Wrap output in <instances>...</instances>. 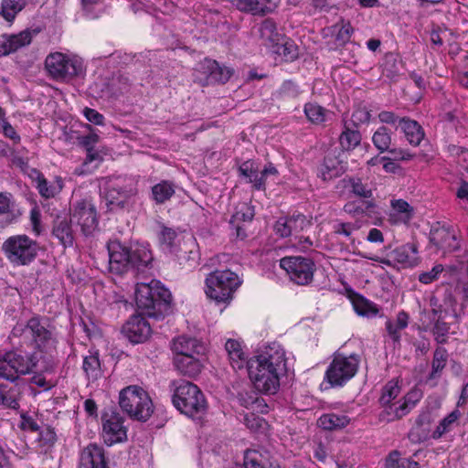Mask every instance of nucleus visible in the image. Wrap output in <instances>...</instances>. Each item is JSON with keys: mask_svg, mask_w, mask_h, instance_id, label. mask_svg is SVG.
I'll return each instance as SVG.
<instances>
[{"mask_svg": "<svg viewBox=\"0 0 468 468\" xmlns=\"http://www.w3.org/2000/svg\"><path fill=\"white\" fill-rule=\"evenodd\" d=\"M9 340L16 350L0 356V378L14 381L33 372L41 359L47 361L45 369L52 367L57 340L45 322L33 317L16 324Z\"/></svg>", "mask_w": 468, "mask_h": 468, "instance_id": "1", "label": "nucleus"}, {"mask_svg": "<svg viewBox=\"0 0 468 468\" xmlns=\"http://www.w3.org/2000/svg\"><path fill=\"white\" fill-rule=\"evenodd\" d=\"M248 374L254 388L264 394H275L287 373L286 351L278 343L266 346L250 358Z\"/></svg>", "mask_w": 468, "mask_h": 468, "instance_id": "2", "label": "nucleus"}, {"mask_svg": "<svg viewBox=\"0 0 468 468\" xmlns=\"http://www.w3.org/2000/svg\"><path fill=\"white\" fill-rule=\"evenodd\" d=\"M110 271L122 274L130 269L141 271L153 261V254L148 244L134 243L124 246L118 240H112L107 245Z\"/></svg>", "mask_w": 468, "mask_h": 468, "instance_id": "3", "label": "nucleus"}, {"mask_svg": "<svg viewBox=\"0 0 468 468\" xmlns=\"http://www.w3.org/2000/svg\"><path fill=\"white\" fill-rule=\"evenodd\" d=\"M174 355V365L183 375L195 377L202 368L200 356L205 354L206 347L198 339L187 335L176 337L171 345Z\"/></svg>", "mask_w": 468, "mask_h": 468, "instance_id": "4", "label": "nucleus"}, {"mask_svg": "<svg viewBox=\"0 0 468 468\" xmlns=\"http://www.w3.org/2000/svg\"><path fill=\"white\" fill-rule=\"evenodd\" d=\"M119 405L131 419L146 421L154 412L149 394L141 387L131 385L120 391Z\"/></svg>", "mask_w": 468, "mask_h": 468, "instance_id": "5", "label": "nucleus"}, {"mask_svg": "<svg viewBox=\"0 0 468 468\" xmlns=\"http://www.w3.org/2000/svg\"><path fill=\"white\" fill-rule=\"evenodd\" d=\"M174 387L172 401L181 413L194 418L206 411L207 401L197 386L186 380H179L174 382Z\"/></svg>", "mask_w": 468, "mask_h": 468, "instance_id": "6", "label": "nucleus"}, {"mask_svg": "<svg viewBox=\"0 0 468 468\" xmlns=\"http://www.w3.org/2000/svg\"><path fill=\"white\" fill-rule=\"evenodd\" d=\"M170 299V292L157 280L152 279L148 282H140L136 283V304L148 316H154L155 310H160V306L163 303H169Z\"/></svg>", "mask_w": 468, "mask_h": 468, "instance_id": "7", "label": "nucleus"}, {"mask_svg": "<svg viewBox=\"0 0 468 468\" xmlns=\"http://www.w3.org/2000/svg\"><path fill=\"white\" fill-rule=\"evenodd\" d=\"M2 251L14 267L27 266L37 258L38 244L25 234L14 235L4 241Z\"/></svg>", "mask_w": 468, "mask_h": 468, "instance_id": "8", "label": "nucleus"}, {"mask_svg": "<svg viewBox=\"0 0 468 468\" xmlns=\"http://www.w3.org/2000/svg\"><path fill=\"white\" fill-rule=\"evenodd\" d=\"M241 280L229 270L215 271L206 279V294L218 303H229Z\"/></svg>", "mask_w": 468, "mask_h": 468, "instance_id": "9", "label": "nucleus"}, {"mask_svg": "<svg viewBox=\"0 0 468 468\" xmlns=\"http://www.w3.org/2000/svg\"><path fill=\"white\" fill-rule=\"evenodd\" d=\"M45 68L48 75L58 81L69 80L83 72L80 58L61 52L50 53L46 58Z\"/></svg>", "mask_w": 468, "mask_h": 468, "instance_id": "10", "label": "nucleus"}, {"mask_svg": "<svg viewBox=\"0 0 468 468\" xmlns=\"http://www.w3.org/2000/svg\"><path fill=\"white\" fill-rule=\"evenodd\" d=\"M360 357L356 354L335 353L325 372V379L333 387H342L355 377L358 370Z\"/></svg>", "mask_w": 468, "mask_h": 468, "instance_id": "11", "label": "nucleus"}, {"mask_svg": "<svg viewBox=\"0 0 468 468\" xmlns=\"http://www.w3.org/2000/svg\"><path fill=\"white\" fill-rule=\"evenodd\" d=\"M137 194L136 184L132 178L116 177L107 181L103 198L110 210L124 207L131 197Z\"/></svg>", "mask_w": 468, "mask_h": 468, "instance_id": "12", "label": "nucleus"}, {"mask_svg": "<svg viewBox=\"0 0 468 468\" xmlns=\"http://www.w3.org/2000/svg\"><path fill=\"white\" fill-rule=\"evenodd\" d=\"M280 267L283 269L290 280L298 285L312 282L315 271L314 262L302 256H289L281 259Z\"/></svg>", "mask_w": 468, "mask_h": 468, "instance_id": "13", "label": "nucleus"}, {"mask_svg": "<svg viewBox=\"0 0 468 468\" xmlns=\"http://www.w3.org/2000/svg\"><path fill=\"white\" fill-rule=\"evenodd\" d=\"M364 257L386 265H392L393 262L398 268H412L420 261L417 247L413 243H407L396 248L391 251L388 259H381L378 256Z\"/></svg>", "mask_w": 468, "mask_h": 468, "instance_id": "14", "label": "nucleus"}, {"mask_svg": "<svg viewBox=\"0 0 468 468\" xmlns=\"http://www.w3.org/2000/svg\"><path fill=\"white\" fill-rule=\"evenodd\" d=\"M101 436L103 441L109 446L127 440V428L120 413L111 412L103 415Z\"/></svg>", "mask_w": 468, "mask_h": 468, "instance_id": "15", "label": "nucleus"}, {"mask_svg": "<svg viewBox=\"0 0 468 468\" xmlns=\"http://www.w3.org/2000/svg\"><path fill=\"white\" fill-rule=\"evenodd\" d=\"M72 220L85 236L92 234L98 225L94 205L88 199L77 201L73 207Z\"/></svg>", "mask_w": 468, "mask_h": 468, "instance_id": "16", "label": "nucleus"}, {"mask_svg": "<svg viewBox=\"0 0 468 468\" xmlns=\"http://www.w3.org/2000/svg\"><path fill=\"white\" fill-rule=\"evenodd\" d=\"M197 72L201 76H197V80L206 84L209 83H225L231 77L233 71L227 67H221L213 59L205 58L197 68Z\"/></svg>", "mask_w": 468, "mask_h": 468, "instance_id": "17", "label": "nucleus"}, {"mask_svg": "<svg viewBox=\"0 0 468 468\" xmlns=\"http://www.w3.org/2000/svg\"><path fill=\"white\" fill-rule=\"evenodd\" d=\"M431 241L444 251H454L460 248L458 231L450 226L433 228Z\"/></svg>", "mask_w": 468, "mask_h": 468, "instance_id": "18", "label": "nucleus"}, {"mask_svg": "<svg viewBox=\"0 0 468 468\" xmlns=\"http://www.w3.org/2000/svg\"><path fill=\"white\" fill-rule=\"evenodd\" d=\"M122 333L132 343L137 344L149 337L151 327L144 317L133 315L123 325Z\"/></svg>", "mask_w": 468, "mask_h": 468, "instance_id": "19", "label": "nucleus"}, {"mask_svg": "<svg viewBox=\"0 0 468 468\" xmlns=\"http://www.w3.org/2000/svg\"><path fill=\"white\" fill-rule=\"evenodd\" d=\"M79 468H107L104 449L90 443L82 449L80 455Z\"/></svg>", "mask_w": 468, "mask_h": 468, "instance_id": "20", "label": "nucleus"}, {"mask_svg": "<svg viewBox=\"0 0 468 468\" xmlns=\"http://www.w3.org/2000/svg\"><path fill=\"white\" fill-rule=\"evenodd\" d=\"M400 394V387L397 382L389 381L388 382L382 390L381 397L379 399L380 405L383 408V410L380 414V418L385 421H393L397 419H389V413L391 412L390 409L395 407V405H399V399H396Z\"/></svg>", "mask_w": 468, "mask_h": 468, "instance_id": "21", "label": "nucleus"}, {"mask_svg": "<svg viewBox=\"0 0 468 468\" xmlns=\"http://www.w3.org/2000/svg\"><path fill=\"white\" fill-rule=\"evenodd\" d=\"M31 41L32 36L27 30L16 35H3L0 37V57L16 52L19 48L29 45Z\"/></svg>", "mask_w": 468, "mask_h": 468, "instance_id": "22", "label": "nucleus"}, {"mask_svg": "<svg viewBox=\"0 0 468 468\" xmlns=\"http://www.w3.org/2000/svg\"><path fill=\"white\" fill-rule=\"evenodd\" d=\"M423 393L421 389L413 388L406 396L399 399V405L391 408L389 419H400L410 412L417 403L421 399Z\"/></svg>", "mask_w": 468, "mask_h": 468, "instance_id": "23", "label": "nucleus"}, {"mask_svg": "<svg viewBox=\"0 0 468 468\" xmlns=\"http://www.w3.org/2000/svg\"><path fill=\"white\" fill-rule=\"evenodd\" d=\"M346 170V165L333 153H328L318 170V176L324 181L332 180L341 176Z\"/></svg>", "mask_w": 468, "mask_h": 468, "instance_id": "24", "label": "nucleus"}, {"mask_svg": "<svg viewBox=\"0 0 468 468\" xmlns=\"http://www.w3.org/2000/svg\"><path fill=\"white\" fill-rule=\"evenodd\" d=\"M388 221L393 225L408 224L414 215L413 207L404 199H392Z\"/></svg>", "mask_w": 468, "mask_h": 468, "instance_id": "25", "label": "nucleus"}, {"mask_svg": "<svg viewBox=\"0 0 468 468\" xmlns=\"http://www.w3.org/2000/svg\"><path fill=\"white\" fill-rule=\"evenodd\" d=\"M225 349L227 351L229 363L235 370L242 369L245 366L247 368L249 367L250 359L248 358L241 342L236 339H228L225 344Z\"/></svg>", "mask_w": 468, "mask_h": 468, "instance_id": "26", "label": "nucleus"}, {"mask_svg": "<svg viewBox=\"0 0 468 468\" xmlns=\"http://www.w3.org/2000/svg\"><path fill=\"white\" fill-rule=\"evenodd\" d=\"M259 33L262 44L271 51L283 38L282 34L278 31L275 22L271 19H265L261 24Z\"/></svg>", "mask_w": 468, "mask_h": 468, "instance_id": "27", "label": "nucleus"}, {"mask_svg": "<svg viewBox=\"0 0 468 468\" xmlns=\"http://www.w3.org/2000/svg\"><path fill=\"white\" fill-rule=\"evenodd\" d=\"M71 219L68 217L58 216L54 220L52 233L60 241V243L67 247L71 246L74 241L73 229L71 227Z\"/></svg>", "mask_w": 468, "mask_h": 468, "instance_id": "28", "label": "nucleus"}, {"mask_svg": "<svg viewBox=\"0 0 468 468\" xmlns=\"http://www.w3.org/2000/svg\"><path fill=\"white\" fill-rule=\"evenodd\" d=\"M232 4L237 9L252 15H265L272 12L275 7L271 0H233Z\"/></svg>", "mask_w": 468, "mask_h": 468, "instance_id": "29", "label": "nucleus"}, {"mask_svg": "<svg viewBox=\"0 0 468 468\" xmlns=\"http://www.w3.org/2000/svg\"><path fill=\"white\" fill-rule=\"evenodd\" d=\"M253 217L254 209L250 204L244 202L237 206L235 213L229 220V224L236 229L238 238L244 239L246 236L239 223L251 221Z\"/></svg>", "mask_w": 468, "mask_h": 468, "instance_id": "30", "label": "nucleus"}, {"mask_svg": "<svg viewBox=\"0 0 468 468\" xmlns=\"http://www.w3.org/2000/svg\"><path fill=\"white\" fill-rule=\"evenodd\" d=\"M407 141L413 146H418L424 138V132L421 126L416 122L409 118H400L399 124Z\"/></svg>", "mask_w": 468, "mask_h": 468, "instance_id": "31", "label": "nucleus"}, {"mask_svg": "<svg viewBox=\"0 0 468 468\" xmlns=\"http://www.w3.org/2000/svg\"><path fill=\"white\" fill-rule=\"evenodd\" d=\"M158 238L164 250L171 254H177V249L181 248L183 241L175 229L162 226Z\"/></svg>", "mask_w": 468, "mask_h": 468, "instance_id": "32", "label": "nucleus"}, {"mask_svg": "<svg viewBox=\"0 0 468 468\" xmlns=\"http://www.w3.org/2000/svg\"><path fill=\"white\" fill-rule=\"evenodd\" d=\"M376 204L372 200H354L348 201L344 206V211L356 220L365 215H369L375 211Z\"/></svg>", "mask_w": 468, "mask_h": 468, "instance_id": "33", "label": "nucleus"}, {"mask_svg": "<svg viewBox=\"0 0 468 468\" xmlns=\"http://www.w3.org/2000/svg\"><path fill=\"white\" fill-rule=\"evenodd\" d=\"M350 419L344 413H325L317 420L318 425L324 430L342 429L347 426Z\"/></svg>", "mask_w": 468, "mask_h": 468, "instance_id": "34", "label": "nucleus"}, {"mask_svg": "<svg viewBox=\"0 0 468 468\" xmlns=\"http://www.w3.org/2000/svg\"><path fill=\"white\" fill-rule=\"evenodd\" d=\"M36 183L39 194L45 198L54 197L63 187V182L59 177L49 182L42 175H38L36 178Z\"/></svg>", "mask_w": 468, "mask_h": 468, "instance_id": "35", "label": "nucleus"}, {"mask_svg": "<svg viewBox=\"0 0 468 468\" xmlns=\"http://www.w3.org/2000/svg\"><path fill=\"white\" fill-rule=\"evenodd\" d=\"M409 324V315L405 312H399L396 320H388L386 322V329L389 337L394 343L399 344L401 338V331Z\"/></svg>", "mask_w": 468, "mask_h": 468, "instance_id": "36", "label": "nucleus"}, {"mask_svg": "<svg viewBox=\"0 0 468 468\" xmlns=\"http://www.w3.org/2000/svg\"><path fill=\"white\" fill-rule=\"evenodd\" d=\"M176 193V186L173 182L163 180L152 186V198L156 204H164Z\"/></svg>", "mask_w": 468, "mask_h": 468, "instance_id": "37", "label": "nucleus"}, {"mask_svg": "<svg viewBox=\"0 0 468 468\" xmlns=\"http://www.w3.org/2000/svg\"><path fill=\"white\" fill-rule=\"evenodd\" d=\"M352 304L355 312L360 316L369 318L374 317L378 314V308L377 305L361 295H356L352 299Z\"/></svg>", "mask_w": 468, "mask_h": 468, "instance_id": "38", "label": "nucleus"}, {"mask_svg": "<svg viewBox=\"0 0 468 468\" xmlns=\"http://www.w3.org/2000/svg\"><path fill=\"white\" fill-rule=\"evenodd\" d=\"M461 415L462 414L460 410L456 409L448 414L445 418H443L432 432V439H440L445 433L452 431L453 428L457 425V421Z\"/></svg>", "mask_w": 468, "mask_h": 468, "instance_id": "39", "label": "nucleus"}, {"mask_svg": "<svg viewBox=\"0 0 468 468\" xmlns=\"http://www.w3.org/2000/svg\"><path fill=\"white\" fill-rule=\"evenodd\" d=\"M25 5V0H2L0 3V16L7 22H12Z\"/></svg>", "mask_w": 468, "mask_h": 468, "instance_id": "40", "label": "nucleus"}, {"mask_svg": "<svg viewBox=\"0 0 468 468\" xmlns=\"http://www.w3.org/2000/svg\"><path fill=\"white\" fill-rule=\"evenodd\" d=\"M19 391L16 387L0 385V406L16 410L18 408Z\"/></svg>", "mask_w": 468, "mask_h": 468, "instance_id": "41", "label": "nucleus"}, {"mask_svg": "<svg viewBox=\"0 0 468 468\" xmlns=\"http://www.w3.org/2000/svg\"><path fill=\"white\" fill-rule=\"evenodd\" d=\"M304 113L309 122L321 124L327 120L329 112L317 103L309 102L304 105Z\"/></svg>", "mask_w": 468, "mask_h": 468, "instance_id": "42", "label": "nucleus"}, {"mask_svg": "<svg viewBox=\"0 0 468 468\" xmlns=\"http://www.w3.org/2000/svg\"><path fill=\"white\" fill-rule=\"evenodd\" d=\"M387 468H419V463L411 458L402 457L399 452L389 453L386 461Z\"/></svg>", "mask_w": 468, "mask_h": 468, "instance_id": "43", "label": "nucleus"}, {"mask_svg": "<svg viewBox=\"0 0 468 468\" xmlns=\"http://www.w3.org/2000/svg\"><path fill=\"white\" fill-rule=\"evenodd\" d=\"M239 173L247 179V182L252 185V187H260L261 180L258 179V167L252 161H246L239 167Z\"/></svg>", "mask_w": 468, "mask_h": 468, "instance_id": "44", "label": "nucleus"}, {"mask_svg": "<svg viewBox=\"0 0 468 468\" xmlns=\"http://www.w3.org/2000/svg\"><path fill=\"white\" fill-rule=\"evenodd\" d=\"M83 369L89 378L97 379L101 376V363L97 352H90L84 357Z\"/></svg>", "mask_w": 468, "mask_h": 468, "instance_id": "45", "label": "nucleus"}, {"mask_svg": "<svg viewBox=\"0 0 468 468\" xmlns=\"http://www.w3.org/2000/svg\"><path fill=\"white\" fill-rule=\"evenodd\" d=\"M188 243L193 245L191 239L188 241H183L180 247L177 249V254H174L179 264H187L189 267L194 266L197 263V252L188 248Z\"/></svg>", "mask_w": 468, "mask_h": 468, "instance_id": "46", "label": "nucleus"}, {"mask_svg": "<svg viewBox=\"0 0 468 468\" xmlns=\"http://www.w3.org/2000/svg\"><path fill=\"white\" fill-rule=\"evenodd\" d=\"M372 142L375 147L380 153L387 152L391 144V135L388 128L385 126L379 127L372 136Z\"/></svg>", "mask_w": 468, "mask_h": 468, "instance_id": "47", "label": "nucleus"}, {"mask_svg": "<svg viewBox=\"0 0 468 468\" xmlns=\"http://www.w3.org/2000/svg\"><path fill=\"white\" fill-rule=\"evenodd\" d=\"M361 141V134L358 131L346 128L339 137V143L344 150L349 151L356 148Z\"/></svg>", "mask_w": 468, "mask_h": 468, "instance_id": "48", "label": "nucleus"}, {"mask_svg": "<svg viewBox=\"0 0 468 468\" xmlns=\"http://www.w3.org/2000/svg\"><path fill=\"white\" fill-rule=\"evenodd\" d=\"M447 352L443 348H437L434 352L433 360H432V370L430 374V379L438 378L441 376V371L446 366L447 362Z\"/></svg>", "mask_w": 468, "mask_h": 468, "instance_id": "49", "label": "nucleus"}, {"mask_svg": "<svg viewBox=\"0 0 468 468\" xmlns=\"http://www.w3.org/2000/svg\"><path fill=\"white\" fill-rule=\"evenodd\" d=\"M0 133L5 138L11 140L14 144L20 143V135L6 119L5 112L2 107H0Z\"/></svg>", "mask_w": 468, "mask_h": 468, "instance_id": "50", "label": "nucleus"}, {"mask_svg": "<svg viewBox=\"0 0 468 468\" xmlns=\"http://www.w3.org/2000/svg\"><path fill=\"white\" fill-rule=\"evenodd\" d=\"M449 303L451 304V310L448 308H441V306L439 304V301L436 297H431L430 300V305L431 307V312L433 314V320H439L441 318H443L447 316L448 314H452L453 316H457L456 310L453 306V302L452 299L449 300Z\"/></svg>", "mask_w": 468, "mask_h": 468, "instance_id": "51", "label": "nucleus"}, {"mask_svg": "<svg viewBox=\"0 0 468 468\" xmlns=\"http://www.w3.org/2000/svg\"><path fill=\"white\" fill-rule=\"evenodd\" d=\"M271 52L282 57V58L285 60H293L297 58V50L295 45L290 41L283 42V39Z\"/></svg>", "mask_w": 468, "mask_h": 468, "instance_id": "52", "label": "nucleus"}, {"mask_svg": "<svg viewBox=\"0 0 468 468\" xmlns=\"http://www.w3.org/2000/svg\"><path fill=\"white\" fill-rule=\"evenodd\" d=\"M349 186L353 194L364 198L372 197V190L367 184L363 183L358 177H351L348 180Z\"/></svg>", "mask_w": 468, "mask_h": 468, "instance_id": "53", "label": "nucleus"}, {"mask_svg": "<svg viewBox=\"0 0 468 468\" xmlns=\"http://www.w3.org/2000/svg\"><path fill=\"white\" fill-rule=\"evenodd\" d=\"M362 225V220H356L355 222H336L334 225V232L338 235H344L346 238H351L352 233L358 230Z\"/></svg>", "mask_w": 468, "mask_h": 468, "instance_id": "54", "label": "nucleus"}, {"mask_svg": "<svg viewBox=\"0 0 468 468\" xmlns=\"http://www.w3.org/2000/svg\"><path fill=\"white\" fill-rule=\"evenodd\" d=\"M241 468H265L262 456L257 451H247L244 455V464Z\"/></svg>", "mask_w": 468, "mask_h": 468, "instance_id": "55", "label": "nucleus"}, {"mask_svg": "<svg viewBox=\"0 0 468 468\" xmlns=\"http://www.w3.org/2000/svg\"><path fill=\"white\" fill-rule=\"evenodd\" d=\"M87 152L86 159L80 168V174L90 172L92 169L96 168L101 162L100 154L96 152H93V149L87 150Z\"/></svg>", "mask_w": 468, "mask_h": 468, "instance_id": "56", "label": "nucleus"}, {"mask_svg": "<svg viewBox=\"0 0 468 468\" xmlns=\"http://www.w3.org/2000/svg\"><path fill=\"white\" fill-rule=\"evenodd\" d=\"M288 218L292 234L300 232L310 226V221L302 214L293 215Z\"/></svg>", "mask_w": 468, "mask_h": 468, "instance_id": "57", "label": "nucleus"}, {"mask_svg": "<svg viewBox=\"0 0 468 468\" xmlns=\"http://www.w3.org/2000/svg\"><path fill=\"white\" fill-rule=\"evenodd\" d=\"M274 231L282 238H286L292 235L289 218L287 217L279 218L274 225Z\"/></svg>", "mask_w": 468, "mask_h": 468, "instance_id": "58", "label": "nucleus"}, {"mask_svg": "<svg viewBox=\"0 0 468 468\" xmlns=\"http://www.w3.org/2000/svg\"><path fill=\"white\" fill-rule=\"evenodd\" d=\"M443 271L441 264L435 265L431 271L422 272L419 276V281L424 284H429L438 278V275Z\"/></svg>", "mask_w": 468, "mask_h": 468, "instance_id": "59", "label": "nucleus"}, {"mask_svg": "<svg viewBox=\"0 0 468 468\" xmlns=\"http://www.w3.org/2000/svg\"><path fill=\"white\" fill-rule=\"evenodd\" d=\"M245 425L251 431H258L265 425V421L262 418L251 413L244 416Z\"/></svg>", "mask_w": 468, "mask_h": 468, "instance_id": "60", "label": "nucleus"}, {"mask_svg": "<svg viewBox=\"0 0 468 468\" xmlns=\"http://www.w3.org/2000/svg\"><path fill=\"white\" fill-rule=\"evenodd\" d=\"M242 404L251 410H260L261 412H264V409H267V405L264 403V400L258 397H250L248 400L242 399Z\"/></svg>", "mask_w": 468, "mask_h": 468, "instance_id": "61", "label": "nucleus"}, {"mask_svg": "<svg viewBox=\"0 0 468 468\" xmlns=\"http://www.w3.org/2000/svg\"><path fill=\"white\" fill-rule=\"evenodd\" d=\"M299 92L297 85L291 80L283 82L281 87V93L287 97H296Z\"/></svg>", "mask_w": 468, "mask_h": 468, "instance_id": "62", "label": "nucleus"}, {"mask_svg": "<svg viewBox=\"0 0 468 468\" xmlns=\"http://www.w3.org/2000/svg\"><path fill=\"white\" fill-rule=\"evenodd\" d=\"M83 112H84V116L90 122H93L97 125H101L103 123V120H104L103 115L99 113L96 110L85 108Z\"/></svg>", "mask_w": 468, "mask_h": 468, "instance_id": "63", "label": "nucleus"}, {"mask_svg": "<svg viewBox=\"0 0 468 468\" xmlns=\"http://www.w3.org/2000/svg\"><path fill=\"white\" fill-rule=\"evenodd\" d=\"M387 152L392 154L394 160L408 161L413 157L412 154L403 148H389Z\"/></svg>", "mask_w": 468, "mask_h": 468, "instance_id": "64", "label": "nucleus"}]
</instances>
